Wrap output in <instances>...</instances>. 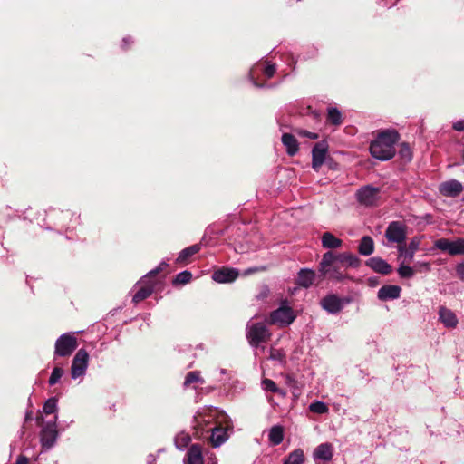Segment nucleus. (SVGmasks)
Masks as SVG:
<instances>
[{"mask_svg": "<svg viewBox=\"0 0 464 464\" xmlns=\"http://www.w3.org/2000/svg\"><path fill=\"white\" fill-rule=\"evenodd\" d=\"M399 134L394 130H386L378 134L370 145L371 155L380 160H389L395 155V144Z\"/></svg>", "mask_w": 464, "mask_h": 464, "instance_id": "nucleus-1", "label": "nucleus"}, {"mask_svg": "<svg viewBox=\"0 0 464 464\" xmlns=\"http://www.w3.org/2000/svg\"><path fill=\"white\" fill-rule=\"evenodd\" d=\"M168 266L169 263H160L156 268L149 271L140 278L139 281L140 286L133 295L132 303L138 304L151 295L156 285L160 284L162 281V277L160 276V273Z\"/></svg>", "mask_w": 464, "mask_h": 464, "instance_id": "nucleus-2", "label": "nucleus"}, {"mask_svg": "<svg viewBox=\"0 0 464 464\" xmlns=\"http://www.w3.org/2000/svg\"><path fill=\"white\" fill-rule=\"evenodd\" d=\"M57 421L58 415H54L53 420L44 422L41 427L39 441L42 452H47L56 445L60 436Z\"/></svg>", "mask_w": 464, "mask_h": 464, "instance_id": "nucleus-3", "label": "nucleus"}, {"mask_svg": "<svg viewBox=\"0 0 464 464\" xmlns=\"http://www.w3.org/2000/svg\"><path fill=\"white\" fill-rule=\"evenodd\" d=\"M78 347V341L74 332H67L61 334L54 343V359L69 357Z\"/></svg>", "mask_w": 464, "mask_h": 464, "instance_id": "nucleus-4", "label": "nucleus"}, {"mask_svg": "<svg viewBox=\"0 0 464 464\" xmlns=\"http://www.w3.org/2000/svg\"><path fill=\"white\" fill-rule=\"evenodd\" d=\"M246 338L252 347L257 348L261 343L266 342L270 338L269 330L264 322L247 324Z\"/></svg>", "mask_w": 464, "mask_h": 464, "instance_id": "nucleus-5", "label": "nucleus"}, {"mask_svg": "<svg viewBox=\"0 0 464 464\" xmlns=\"http://www.w3.org/2000/svg\"><path fill=\"white\" fill-rule=\"evenodd\" d=\"M319 277L336 282H341L345 278L344 272L338 266L340 263H319ZM347 266L357 267L361 263H346Z\"/></svg>", "mask_w": 464, "mask_h": 464, "instance_id": "nucleus-6", "label": "nucleus"}, {"mask_svg": "<svg viewBox=\"0 0 464 464\" xmlns=\"http://www.w3.org/2000/svg\"><path fill=\"white\" fill-rule=\"evenodd\" d=\"M89 365V353L88 352L81 348L79 349L72 362L71 365V377L72 380L82 378L87 372Z\"/></svg>", "mask_w": 464, "mask_h": 464, "instance_id": "nucleus-7", "label": "nucleus"}, {"mask_svg": "<svg viewBox=\"0 0 464 464\" xmlns=\"http://www.w3.org/2000/svg\"><path fill=\"white\" fill-rule=\"evenodd\" d=\"M357 200L366 207H372L380 200V188L370 185L362 187L356 193Z\"/></svg>", "mask_w": 464, "mask_h": 464, "instance_id": "nucleus-8", "label": "nucleus"}, {"mask_svg": "<svg viewBox=\"0 0 464 464\" xmlns=\"http://www.w3.org/2000/svg\"><path fill=\"white\" fill-rule=\"evenodd\" d=\"M434 246L438 249L448 252L450 255H464L463 238H458L456 240L440 238L435 241Z\"/></svg>", "mask_w": 464, "mask_h": 464, "instance_id": "nucleus-9", "label": "nucleus"}, {"mask_svg": "<svg viewBox=\"0 0 464 464\" xmlns=\"http://www.w3.org/2000/svg\"><path fill=\"white\" fill-rule=\"evenodd\" d=\"M347 304H349L348 299L341 298L334 294L327 295L321 300L322 307L332 314H338Z\"/></svg>", "mask_w": 464, "mask_h": 464, "instance_id": "nucleus-10", "label": "nucleus"}, {"mask_svg": "<svg viewBox=\"0 0 464 464\" xmlns=\"http://www.w3.org/2000/svg\"><path fill=\"white\" fill-rule=\"evenodd\" d=\"M385 237L389 242L401 244L406 238V227L399 221H392L389 224L386 231Z\"/></svg>", "mask_w": 464, "mask_h": 464, "instance_id": "nucleus-11", "label": "nucleus"}, {"mask_svg": "<svg viewBox=\"0 0 464 464\" xmlns=\"http://www.w3.org/2000/svg\"><path fill=\"white\" fill-rule=\"evenodd\" d=\"M295 317L293 309L286 304H281L271 314V319L274 323H280L285 326L290 325L295 320Z\"/></svg>", "mask_w": 464, "mask_h": 464, "instance_id": "nucleus-12", "label": "nucleus"}, {"mask_svg": "<svg viewBox=\"0 0 464 464\" xmlns=\"http://www.w3.org/2000/svg\"><path fill=\"white\" fill-rule=\"evenodd\" d=\"M239 276V270L233 267H222L213 272L212 279L219 284L234 282Z\"/></svg>", "mask_w": 464, "mask_h": 464, "instance_id": "nucleus-13", "label": "nucleus"}, {"mask_svg": "<svg viewBox=\"0 0 464 464\" xmlns=\"http://www.w3.org/2000/svg\"><path fill=\"white\" fill-rule=\"evenodd\" d=\"M328 151V145L325 141L316 143L312 150V168L318 171L324 164Z\"/></svg>", "mask_w": 464, "mask_h": 464, "instance_id": "nucleus-14", "label": "nucleus"}, {"mask_svg": "<svg viewBox=\"0 0 464 464\" xmlns=\"http://www.w3.org/2000/svg\"><path fill=\"white\" fill-rule=\"evenodd\" d=\"M184 464H204V455L202 446L198 443L192 444L188 449L183 459Z\"/></svg>", "mask_w": 464, "mask_h": 464, "instance_id": "nucleus-15", "label": "nucleus"}, {"mask_svg": "<svg viewBox=\"0 0 464 464\" xmlns=\"http://www.w3.org/2000/svg\"><path fill=\"white\" fill-rule=\"evenodd\" d=\"M209 430L211 431L210 442L214 448H218L224 444L229 439L228 432H233V430L222 426L212 427Z\"/></svg>", "mask_w": 464, "mask_h": 464, "instance_id": "nucleus-16", "label": "nucleus"}, {"mask_svg": "<svg viewBox=\"0 0 464 464\" xmlns=\"http://www.w3.org/2000/svg\"><path fill=\"white\" fill-rule=\"evenodd\" d=\"M462 184L456 179H450L442 182L439 187V191L441 195L450 198H455L459 196L462 192Z\"/></svg>", "mask_w": 464, "mask_h": 464, "instance_id": "nucleus-17", "label": "nucleus"}, {"mask_svg": "<svg viewBox=\"0 0 464 464\" xmlns=\"http://www.w3.org/2000/svg\"><path fill=\"white\" fill-rule=\"evenodd\" d=\"M401 288L395 285H384L377 293V297L381 301L395 300L401 296Z\"/></svg>", "mask_w": 464, "mask_h": 464, "instance_id": "nucleus-18", "label": "nucleus"}, {"mask_svg": "<svg viewBox=\"0 0 464 464\" xmlns=\"http://www.w3.org/2000/svg\"><path fill=\"white\" fill-rule=\"evenodd\" d=\"M334 456L333 445L329 442L319 444L314 450L313 457L315 460L330 461Z\"/></svg>", "mask_w": 464, "mask_h": 464, "instance_id": "nucleus-19", "label": "nucleus"}, {"mask_svg": "<svg viewBox=\"0 0 464 464\" xmlns=\"http://www.w3.org/2000/svg\"><path fill=\"white\" fill-rule=\"evenodd\" d=\"M439 319L447 328H454L458 324L456 314L450 309L445 306L440 307Z\"/></svg>", "mask_w": 464, "mask_h": 464, "instance_id": "nucleus-20", "label": "nucleus"}, {"mask_svg": "<svg viewBox=\"0 0 464 464\" xmlns=\"http://www.w3.org/2000/svg\"><path fill=\"white\" fill-rule=\"evenodd\" d=\"M314 278L315 273L314 270L309 268H302L297 274L295 283L299 286L308 288L313 285Z\"/></svg>", "mask_w": 464, "mask_h": 464, "instance_id": "nucleus-21", "label": "nucleus"}, {"mask_svg": "<svg viewBox=\"0 0 464 464\" xmlns=\"http://www.w3.org/2000/svg\"><path fill=\"white\" fill-rule=\"evenodd\" d=\"M281 140L289 156H294L298 152L299 143L294 135L290 133H284Z\"/></svg>", "mask_w": 464, "mask_h": 464, "instance_id": "nucleus-22", "label": "nucleus"}, {"mask_svg": "<svg viewBox=\"0 0 464 464\" xmlns=\"http://www.w3.org/2000/svg\"><path fill=\"white\" fill-rule=\"evenodd\" d=\"M342 240L337 238L334 234L325 232L322 236V246L328 249H336L342 246Z\"/></svg>", "mask_w": 464, "mask_h": 464, "instance_id": "nucleus-23", "label": "nucleus"}, {"mask_svg": "<svg viewBox=\"0 0 464 464\" xmlns=\"http://www.w3.org/2000/svg\"><path fill=\"white\" fill-rule=\"evenodd\" d=\"M191 442V436L184 430L178 433L174 438V444L177 450L183 451Z\"/></svg>", "mask_w": 464, "mask_h": 464, "instance_id": "nucleus-24", "label": "nucleus"}, {"mask_svg": "<svg viewBox=\"0 0 464 464\" xmlns=\"http://www.w3.org/2000/svg\"><path fill=\"white\" fill-rule=\"evenodd\" d=\"M268 440L274 446H277L282 443L284 440V430L279 425L273 426L268 433Z\"/></svg>", "mask_w": 464, "mask_h": 464, "instance_id": "nucleus-25", "label": "nucleus"}, {"mask_svg": "<svg viewBox=\"0 0 464 464\" xmlns=\"http://www.w3.org/2000/svg\"><path fill=\"white\" fill-rule=\"evenodd\" d=\"M420 244V238L413 237L407 247H400L401 256H404L405 258H412L414 253L418 250Z\"/></svg>", "mask_w": 464, "mask_h": 464, "instance_id": "nucleus-26", "label": "nucleus"}, {"mask_svg": "<svg viewBox=\"0 0 464 464\" xmlns=\"http://www.w3.org/2000/svg\"><path fill=\"white\" fill-rule=\"evenodd\" d=\"M374 249V243L371 237L364 236L359 244L358 251L362 256H370Z\"/></svg>", "mask_w": 464, "mask_h": 464, "instance_id": "nucleus-27", "label": "nucleus"}, {"mask_svg": "<svg viewBox=\"0 0 464 464\" xmlns=\"http://www.w3.org/2000/svg\"><path fill=\"white\" fill-rule=\"evenodd\" d=\"M192 279V273L188 270H184L179 274H177L172 281L171 284L174 287H178L179 285H185L188 283H189Z\"/></svg>", "mask_w": 464, "mask_h": 464, "instance_id": "nucleus-28", "label": "nucleus"}, {"mask_svg": "<svg viewBox=\"0 0 464 464\" xmlns=\"http://www.w3.org/2000/svg\"><path fill=\"white\" fill-rule=\"evenodd\" d=\"M58 398L55 396L48 398L43 405V412L46 415H57Z\"/></svg>", "mask_w": 464, "mask_h": 464, "instance_id": "nucleus-29", "label": "nucleus"}, {"mask_svg": "<svg viewBox=\"0 0 464 464\" xmlns=\"http://www.w3.org/2000/svg\"><path fill=\"white\" fill-rule=\"evenodd\" d=\"M304 461V451L301 449H296L288 454L286 459L284 460L285 463L288 464H303Z\"/></svg>", "mask_w": 464, "mask_h": 464, "instance_id": "nucleus-30", "label": "nucleus"}, {"mask_svg": "<svg viewBox=\"0 0 464 464\" xmlns=\"http://www.w3.org/2000/svg\"><path fill=\"white\" fill-rule=\"evenodd\" d=\"M218 424L217 426H222L230 430H234V424L230 416L224 411L220 410L218 413Z\"/></svg>", "mask_w": 464, "mask_h": 464, "instance_id": "nucleus-31", "label": "nucleus"}, {"mask_svg": "<svg viewBox=\"0 0 464 464\" xmlns=\"http://www.w3.org/2000/svg\"><path fill=\"white\" fill-rule=\"evenodd\" d=\"M286 385L293 391L294 394L299 393L302 388V384L297 381L295 374L288 373L285 377Z\"/></svg>", "mask_w": 464, "mask_h": 464, "instance_id": "nucleus-32", "label": "nucleus"}, {"mask_svg": "<svg viewBox=\"0 0 464 464\" xmlns=\"http://www.w3.org/2000/svg\"><path fill=\"white\" fill-rule=\"evenodd\" d=\"M376 273L388 275L392 272V267L390 263H365Z\"/></svg>", "mask_w": 464, "mask_h": 464, "instance_id": "nucleus-33", "label": "nucleus"}, {"mask_svg": "<svg viewBox=\"0 0 464 464\" xmlns=\"http://www.w3.org/2000/svg\"><path fill=\"white\" fill-rule=\"evenodd\" d=\"M309 411L317 414H324L328 412L329 408L325 402L315 400L310 403Z\"/></svg>", "mask_w": 464, "mask_h": 464, "instance_id": "nucleus-34", "label": "nucleus"}, {"mask_svg": "<svg viewBox=\"0 0 464 464\" xmlns=\"http://www.w3.org/2000/svg\"><path fill=\"white\" fill-rule=\"evenodd\" d=\"M199 245H193L188 247H186L183 249L179 255V257L176 259V261H186L188 258L191 257L194 254L198 253L199 251Z\"/></svg>", "mask_w": 464, "mask_h": 464, "instance_id": "nucleus-35", "label": "nucleus"}, {"mask_svg": "<svg viewBox=\"0 0 464 464\" xmlns=\"http://www.w3.org/2000/svg\"><path fill=\"white\" fill-rule=\"evenodd\" d=\"M262 388L266 392H270L273 393L285 394L281 389L277 387V384L271 379L265 378L262 380Z\"/></svg>", "mask_w": 464, "mask_h": 464, "instance_id": "nucleus-36", "label": "nucleus"}, {"mask_svg": "<svg viewBox=\"0 0 464 464\" xmlns=\"http://www.w3.org/2000/svg\"><path fill=\"white\" fill-rule=\"evenodd\" d=\"M400 264L401 265L397 270L400 277L403 279H410L413 277V276L415 275L414 269L406 263Z\"/></svg>", "mask_w": 464, "mask_h": 464, "instance_id": "nucleus-37", "label": "nucleus"}, {"mask_svg": "<svg viewBox=\"0 0 464 464\" xmlns=\"http://www.w3.org/2000/svg\"><path fill=\"white\" fill-rule=\"evenodd\" d=\"M64 374V371L62 367L56 366L53 369L51 375L48 379V384L54 386L57 384Z\"/></svg>", "mask_w": 464, "mask_h": 464, "instance_id": "nucleus-38", "label": "nucleus"}, {"mask_svg": "<svg viewBox=\"0 0 464 464\" xmlns=\"http://www.w3.org/2000/svg\"><path fill=\"white\" fill-rule=\"evenodd\" d=\"M399 157L405 163H408L412 159V153L410 146L406 143H401L399 150Z\"/></svg>", "mask_w": 464, "mask_h": 464, "instance_id": "nucleus-39", "label": "nucleus"}, {"mask_svg": "<svg viewBox=\"0 0 464 464\" xmlns=\"http://www.w3.org/2000/svg\"><path fill=\"white\" fill-rule=\"evenodd\" d=\"M204 383V380L200 377L199 372L193 371L187 373L184 381V386L188 387L191 383L194 382Z\"/></svg>", "mask_w": 464, "mask_h": 464, "instance_id": "nucleus-40", "label": "nucleus"}, {"mask_svg": "<svg viewBox=\"0 0 464 464\" xmlns=\"http://www.w3.org/2000/svg\"><path fill=\"white\" fill-rule=\"evenodd\" d=\"M328 121L334 125H340L342 123V115L340 111L336 108H329L327 114Z\"/></svg>", "mask_w": 464, "mask_h": 464, "instance_id": "nucleus-41", "label": "nucleus"}, {"mask_svg": "<svg viewBox=\"0 0 464 464\" xmlns=\"http://www.w3.org/2000/svg\"><path fill=\"white\" fill-rule=\"evenodd\" d=\"M295 132L301 137H306L311 140H317L319 138L318 134L302 129H296Z\"/></svg>", "mask_w": 464, "mask_h": 464, "instance_id": "nucleus-42", "label": "nucleus"}, {"mask_svg": "<svg viewBox=\"0 0 464 464\" xmlns=\"http://www.w3.org/2000/svg\"><path fill=\"white\" fill-rule=\"evenodd\" d=\"M276 65L275 64H267L264 70H263V73L267 77V78H272L274 76V74L276 73Z\"/></svg>", "mask_w": 464, "mask_h": 464, "instance_id": "nucleus-43", "label": "nucleus"}, {"mask_svg": "<svg viewBox=\"0 0 464 464\" xmlns=\"http://www.w3.org/2000/svg\"><path fill=\"white\" fill-rule=\"evenodd\" d=\"M265 270H266V266H253V267H249V268L246 269L244 271L243 275L244 276H248V275L254 274L256 272L265 271Z\"/></svg>", "mask_w": 464, "mask_h": 464, "instance_id": "nucleus-44", "label": "nucleus"}, {"mask_svg": "<svg viewBox=\"0 0 464 464\" xmlns=\"http://www.w3.org/2000/svg\"><path fill=\"white\" fill-rule=\"evenodd\" d=\"M456 273H457L458 277L461 281H464V263H457Z\"/></svg>", "mask_w": 464, "mask_h": 464, "instance_id": "nucleus-45", "label": "nucleus"}, {"mask_svg": "<svg viewBox=\"0 0 464 464\" xmlns=\"http://www.w3.org/2000/svg\"><path fill=\"white\" fill-rule=\"evenodd\" d=\"M206 464H218V458L215 453L208 452Z\"/></svg>", "mask_w": 464, "mask_h": 464, "instance_id": "nucleus-46", "label": "nucleus"}, {"mask_svg": "<svg viewBox=\"0 0 464 464\" xmlns=\"http://www.w3.org/2000/svg\"><path fill=\"white\" fill-rule=\"evenodd\" d=\"M453 129L457 131L464 130V120L457 121L453 123Z\"/></svg>", "mask_w": 464, "mask_h": 464, "instance_id": "nucleus-47", "label": "nucleus"}, {"mask_svg": "<svg viewBox=\"0 0 464 464\" xmlns=\"http://www.w3.org/2000/svg\"><path fill=\"white\" fill-rule=\"evenodd\" d=\"M340 261H349V262H352V261H358V259L353 256V255H350V254H343L341 256V260Z\"/></svg>", "mask_w": 464, "mask_h": 464, "instance_id": "nucleus-48", "label": "nucleus"}, {"mask_svg": "<svg viewBox=\"0 0 464 464\" xmlns=\"http://www.w3.org/2000/svg\"><path fill=\"white\" fill-rule=\"evenodd\" d=\"M29 459L24 455H19L14 464H28Z\"/></svg>", "mask_w": 464, "mask_h": 464, "instance_id": "nucleus-49", "label": "nucleus"}, {"mask_svg": "<svg viewBox=\"0 0 464 464\" xmlns=\"http://www.w3.org/2000/svg\"><path fill=\"white\" fill-rule=\"evenodd\" d=\"M72 423H73V420H71L70 421H64V420H63V421L60 422V426H61L60 430H61L62 431H64V430H65L66 429H68V428L71 426V424H72Z\"/></svg>", "mask_w": 464, "mask_h": 464, "instance_id": "nucleus-50", "label": "nucleus"}, {"mask_svg": "<svg viewBox=\"0 0 464 464\" xmlns=\"http://www.w3.org/2000/svg\"><path fill=\"white\" fill-rule=\"evenodd\" d=\"M334 257V254L329 251L324 255L322 261H335Z\"/></svg>", "mask_w": 464, "mask_h": 464, "instance_id": "nucleus-51", "label": "nucleus"}, {"mask_svg": "<svg viewBox=\"0 0 464 464\" xmlns=\"http://www.w3.org/2000/svg\"><path fill=\"white\" fill-rule=\"evenodd\" d=\"M157 461V456L154 454H149L147 456V464H156Z\"/></svg>", "mask_w": 464, "mask_h": 464, "instance_id": "nucleus-52", "label": "nucleus"}, {"mask_svg": "<svg viewBox=\"0 0 464 464\" xmlns=\"http://www.w3.org/2000/svg\"><path fill=\"white\" fill-rule=\"evenodd\" d=\"M268 294H269V288L267 285H265L263 287V290L259 294L258 298H266L268 295Z\"/></svg>", "mask_w": 464, "mask_h": 464, "instance_id": "nucleus-53", "label": "nucleus"}, {"mask_svg": "<svg viewBox=\"0 0 464 464\" xmlns=\"http://www.w3.org/2000/svg\"><path fill=\"white\" fill-rule=\"evenodd\" d=\"M33 420V411L31 410H27L24 415V421L28 422Z\"/></svg>", "mask_w": 464, "mask_h": 464, "instance_id": "nucleus-54", "label": "nucleus"}, {"mask_svg": "<svg viewBox=\"0 0 464 464\" xmlns=\"http://www.w3.org/2000/svg\"><path fill=\"white\" fill-rule=\"evenodd\" d=\"M249 76H250V79H251V81H252V82H253V84H254L255 86H256V87H262V86H263V85L258 84V83L255 81V79H254V72H253V69L250 71V72H249Z\"/></svg>", "mask_w": 464, "mask_h": 464, "instance_id": "nucleus-55", "label": "nucleus"}, {"mask_svg": "<svg viewBox=\"0 0 464 464\" xmlns=\"http://www.w3.org/2000/svg\"><path fill=\"white\" fill-rule=\"evenodd\" d=\"M130 38L125 37L122 39V47L125 48V46L130 43Z\"/></svg>", "mask_w": 464, "mask_h": 464, "instance_id": "nucleus-56", "label": "nucleus"}, {"mask_svg": "<svg viewBox=\"0 0 464 464\" xmlns=\"http://www.w3.org/2000/svg\"><path fill=\"white\" fill-rule=\"evenodd\" d=\"M369 261L374 262V261H382V260L380 258H377V257H372Z\"/></svg>", "mask_w": 464, "mask_h": 464, "instance_id": "nucleus-57", "label": "nucleus"}, {"mask_svg": "<svg viewBox=\"0 0 464 464\" xmlns=\"http://www.w3.org/2000/svg\"><path fill=\"white\" fill-rule=\"evenodd\" d=\"M164 450H165L164 449H160V450H158V453H162Z\"/></svg>", "mask_w": 464, "mask_h": 464, "instance_id": "nucleus-58", "label": "nucleus"}, {"mask_svg": "<svg viewBox=\"0 0 464 464\" xmlns=\"http://www.w3.org/2000/svg\"><path fill=\"white\" fill-rule=\"evenodd\" d=\"M421 264L424 265V266H428L430 263L425 262V263H421Z\"/></svg>", "mask_w": 464, "mask_h": 464, "instance_id": "nucleus-59", "label": "nucleus"}, {"mask_svg": "<svg viewBox=\"0 0 464 464\" xmlns=\"http://www.w3.org/2000/svg\"><path fill=\"white\" fill-rule=\"evenodd\" d=\"M283 464H288V463H285V462H284Z\"/></svg>", "mask_w": 464, "mask_h": 464, "instance_id": "nucleus-60", "label": "nucleus"}]
</instances>
